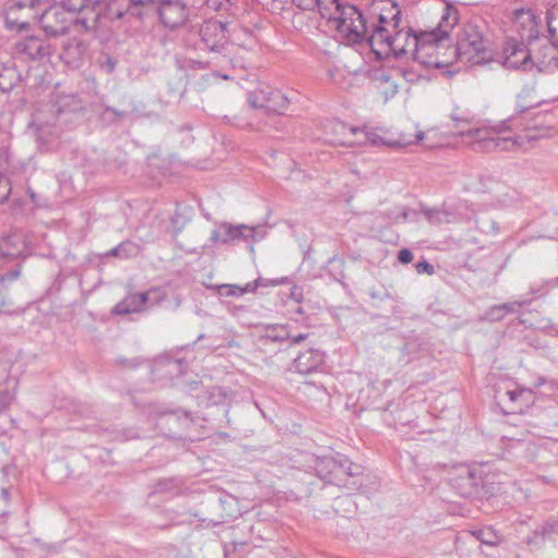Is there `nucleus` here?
Returning a JSON list of instances; mask_svg holds the SVG:
<instances>
[{"mask_svg": "<svg viewBox=\"0 0 558 558\" xmlns=\"http://www.w3.org/2000/svg\"><path fill=\"white\" fill-rule=\"evenodd\" d=\"M554 133L551 126L524 123L521 118L511 116L493 125L470 129L460 134L469 140L470 147L476 153H506L524 149L526 143Z\"/></svg>", "mask_w": 558, "mask_h": 558, "instance_id": "f257e3e1", "label": "nucleus"}, {"mask_svg": "<svg viewBox=\"0 0 558 558\" xmlns=\"http://www.w3.org/2000/svg\"><path fill=\"white\" fill-rule=\"evenodd\" d=\"M458 22V11L451 5L444 13L436 28L421 31L414 50L415 60L426 68L446 69L452 63L449 49V33Z\"/></svg>", "mask_w": 558, "mask_h": 558, "instance_id": "f03ea898", "label": "nucleus"}, {"mask_svg": "<svg viewBox=\"0 0 558 558\" xmlns=\"http://www.w3.org/2000/svg\"><path fill=\"white\" fill-rule=\"evenodd\" d=\"M322 16L352 43L362 40L366 31L365 21L356 7L341 3L339 0L328 1L322 7Z\"/></svg>", "mask_w": 558, "mask_h": 558, "instance_id": "7ed1b4c3", "label": "nucleus"}, {"mask_svg": "<svg viewBox=\"0 0 558 558\" xmlns=\"http://www.w3.org/2000/svg\"><path fill=\"white\" fill-rule=\"evenodd\" d=\"M450 56L470 65H483L494 61L488 41L475 24L464 25L457 44L449 49Z\"/></svg>", "mask_w": 558, "mask_h": 558, "instance_id": "20e7f679", "label": "nucleus"}, {"mask_svg": "<svg viewBox=\"0 0 558 558\" xmlns=\"http://www.w3.org/2000/svg\"><path fill=\"white\" fill-rule=\"evenodd\" d=\"M390 3V19L386 16V46L396 57H401L409 50L414 52L416 43H418V33H414L408 20L403 19V14L399 4L395 0H386Z\"/></svg>", "mask_w": 558, "mask_h": 558, "instance_id": "39448f33", "label": "nucleus"}, {"mask_svg": "<svg viewBox=\"0 0 558 558\" xmlns=\"http://www.w3.org/2000/svg\"><path fill=\"white\" fill-rule=\"evenodd\" d=\"M359 469V465L340 454L319 458L315 463L316 474L322 481L348 489H356L361 485Z\"/></svg>", "mask_w": 558, "mask_h": 558, "instance_id": "423d86ee", "label": "nucleus"}, {"mask_svg": "<svg viewBox=\"0 0 558 558\" xmlns=\"http://www.w3.org/2000/svg\"><path fill=\"white\" fill-rule=\"evenodd\" d=\"M232 46L228 41L226 24L210 20L202 24L199 28V40L196 48L201 51H208L213 54L208 62L221 64L230 54Z\"/></svg>", "mask_w": 558, "mask_h": 558, "instance_id": "0eeeda50", "label": "nucleus"}, {"mask_svg": "<svg viewBox=\"0 0 558 558\" xmlns=\"http://www.w3.org/2000/svg\"><path fill=\"white\" fill-rule=\"evenodd\" d=\"M44 7L45 0H9L3 7L5 28L17 33L28 31Z\"/></svg>", "mask_w": 558, "mask_h": 558, "instance_id": "6e6552de", "label": "nucleus"}, {"mask_svg": "<svg viewBox=\"0 0 558 558\" xmlns=\"http://www.w3.org/2000/svg\"><path fill=\"white\" fill-rule=\"evenodd\" d=\"M265 236V231L259 226L232 225L227 221L216 223L210 232L211 244L235 245L240 242H250V251L254 252V243Z\"/></svg>", "mask_w": 558, "mask_h": 558, "instance_id": "1a4fd4ad", "label": "nucleus"}, {"mask_svg": "<svg viewBox=\"0 0 558 558\" xmlns=\"http://www.w3.org/2000/svg\"><path fill=\"white\" fill-rule=\"evenodd\" d=\"M45 9L39 11L37 23L49 38H57L64 36L69 33L73 13H81L80 11H72L66 8L62 0L59 4H49V0H45Z\"/></svg>", "mask_w": 558, "mask_h": 558, "instance_id": "9d476101", "label": "nucleus"}, {"mask_svg": "<svg viewBox=\"0 0 558 558\" xmlns=\"http://www.w3.org/2000/svg\"><path fill=\"white\" fill-rule=\"evenodd\" d=\"M52 52L51 44L39 36H26L12 47V58L22 62L45 63L50 60Z\"/></svg>", "mask_w": 558, "mask_h": 558, "instance_id": "9b49d317", "label": "nucleus"}, {"mask_svg": "<svg viewBox=\"0 0 558 558\" xmlns=\"http://www.w3.org/2000/svg\"><path fill=\"white\" fill-rule=\"evenodd\" d=\"M247 102L253 109L282 114L289 107V98L278 88L262 84L247 93Z\"/></svg>", "mask_w": 558, "mask_h": 558, "instance_id": "f8f14e48", "label": "nucleus"}, {"mask_svg": "<svg viewBox=\"0 0 558 558\" xmlns=\"http://www.w3.org/2000/svg\"><path fill=\"white\" fill-rule=\"evenodd\" d=\"M508 69H521L529 71L533 69V56L526 48L523 39L508 38L502 47V51L494 60Z\"/></svg>", "mask_w": 558, "mask_h": 558, "instance_id": "ddd939ff", "label": "nucleus"}, {"mask_svg": "<svg viewBox=\"0 0 558 558\" xmlns=\"http://www.w3.org/2000/svg\"><path fill=\"white\" fill-rule=\"evenodd\" d=\"M60 124L54 118L53 121L36 118L29 123V129L34 132L40 151L50 153L60 147L62 143Z\"/></svg>", "mask_w": 558, "mask_h": 558, "instance_id": "4468645a", "label": "nucleus"}, {"mask_svg": "<svg viewBox=\"0 0 558 558\" xmlns=\"http://www.w3.org/2000/svg\"><path fill=\"white\" fill-rule=\"evenodd\" d=\"M85 110V102L74 94L57 95L50 104V112L59 123L75 122Z\"/></svg>", "mask_w": 558, "mask_h": 558, "instance_id": "2eb2a0df", "label": "nucleus"}, {"mask_svg": "<svg viewBox=\"0 0 558 558\" xmlns=\"http://www.w3.org/2000/svg\"><path fill=\"white\" fill-rule=\"evenodd\" d=\"M449 482L461 496H470L473 494L474 488L480 484L481 476L475 468L466 464H460L453 466V472Z\"/></svg>", "mask_w": 558, "mask_h": 558, "instance_id": "dca6fc26", "label": "nucleus"}, {"mask_svg": "<svg viewBox=\"0 0 558 558\" xmlns=\"http://www.w3.org/2000/svg\"><path fill=\"white\" fill-rule=\"evenodd\" d=\"M161 23L168 28H177L187 19V9L180 0H167L157 8Z\"/></svg>", "mask_w": 558, "mask_h": 558, "instance_id": "f3484780", "label": "nucleus"}, {"mask_svg": "<svg viewBox=\"0 0 558 558\" xmlns=\"http://www.w3.org/2000/svg\"><path fill=\"white\" fill-rule=\"evenodd\" d=\"M513 26L521 39L535 37L537 24L534 12L531 9H518L513 12Z\"/></svg>", "mask_w": 558, "mask_h": 558, "instance_id": "a211bd4d", "label": "nucleus"}, {"mask_svg": "<svg viewBox=\"0 0 558 558\" xmlns=\"http://www.w3.org/2000/svg\"><path fill=\"white\" fill-rule=\"evenodd\" d=\"M557 44L545 45L533 56V68L541 73H554L558 70Z\"/></svg>", "mask_w": 558, "mask_h": 558, "instance_id": "6ab92c4d", "label": "nucleus"}, {"mask_svg": "<svg viewBox=\"0 0 558 558\" xmlns=\"http://www.w3.org/2000/svg\"><path fill=\"white\" fill-rule=\"evenodd\" d=\"M286 282V278L266 280L258 278L253 282L246 283L244 287L238 284H222L219 287V293L223 296H242L247 292L254 291L257 287L278 286Z\"/></svg>", "mask_w": 558, "mask_h": 558, "instance_id": "aec40b11", "label": "nucleus"}, {"mask_svg": "<svg viewBox=\"0 0 558 558\" xmlns=\"http://www.w3.org/2000/svg\"><path fill=\"white\" fill-rule=\"evenodd\" d=\"M147 302L148 292L128 294L122 301L116 304L112 313L117 315L138 313L146 310Z\"/></svg>", "mask_w": 558, "mask_h": 558, "instance_id": "412c9836", "label": "nucleus"}, {"mask_svg": "<svg viewBox=\"0 0 558 558\" xmlns=\"http://www.w3.org/2000/svg\"><path fill=\"white\" fill-rule=\"evenodd\" d=\"M21 78L13 58L0 61V90L2 93L11 92Z\"/></svg>", "mask_w": 558, "mask_h": 558, "instance_id": "4be33fe9", "label": "nucleus"}, {"mask_svg": "<svg viewBox=\"0 0 558 558\" xmlns=\"http://www.w3.org/2000/svg\"><path fill=\"white\" fill-rule=\"evenodd\" d=\"M322 361L323 357L317 350L308 349L294 359L293 366L300 374H310L317 369Z\"/></svg>", "mask_w": 558, "mask_h": 558, "instance_id": "5701e85b", "label": "nucleus"}, {"mask_svg": "<svg viewBox=\"0 0 558 558\" xmlns=\"http://www.w3.org/2000/svg\"><path fill=\"white\" fill-rule=\"evenodd\" d=\"M434 133L433 131H417L416 134L412 137L410 135H400L399 138H386L385 145L386 147H392V148H404L412 144H418L422 143L425 138H429L430 134Z\"/></svg>", "mask_w": 558, "mask_h": 558, "instance_id": "b1692460", "label": "nucleus"}, {"mask_svg": "<svg viewBox=\"0 0 558 558\" xmlns=\"http://www.w3.org/2000/svg\"><path fill=\"white\" fill-rule=\"evenodd\" d=\"M184 485V481L181 477H169L159 480L153 489V494H167V495H178Z\"/></svg>", "mask_w": 558, "mask_h": 558, "instance_id": "393cba45", "label": "nucleus"}, {"mask_svg": "<svg viewBox=\"0 0 558 558\" xmlns=\"http://www.w3.org/2000/svg\"><path fill=\"white\" fill-rule=\"evenodd\" d=\"M371 50L375 58L380 61L383 56L381 46L384 45V15H378V24L375 27L373 35L368 38Z\"/></svg>", "mask_w": 558, "mask_h": 558, "instance_id": "a878e982", "label": "nucleus"}, {"mask_svg": "<svg viewBox=\"0 0 558 558\" xmlns=\"http://www.w3.org/2000/svg\"><path fill=\"white\" fill-rule=\"evenodd\" d=\"M349 131L352 135L363 136V140L357 141L359 144H363L366 142L373 146H380L384 144V138L380 135V129L364 126L363 129L351 128Z\"/></svg>", "mask_w": 558, "mask_h": 558, "instance_id": "bb28decb", "label": "nucleus"}, {"mask_svg": "<svg viewBox=\"0 0 558 558\" xmlns=\"http://www.w3.org/2000/svg\"><path fill=\"white\" fill-rule=\"evenodd\" d=\"M154 372L165 373L169 378L182 374V362L175 359H161L155 363Z\"/></svg>", "mask_w": 558, "mask_h": 558, "instance_id": "cd10ccee", "label": "nucleus"}, {"mask_svg": "<svg viewBox=\"0 0 558 558\" xmlns=\"http://www.w3.org/2000/svg\"><path fill=\"white\" fill-rule=\"evenodd\" d=\"M92 16H74L72 21V26H74L78 32H92L95 31L98 24L99 13L95 12L94 9H90Z\"/></svg>", "mask_w": 558, "mask_h": 558, "instance_id": "c85d7f7f", "label": "nucleus"}, {"mask_svg": "<svg viewBox=\"0 0 558 558\" xmlns=\"http://www.w3.org/2000/svg\"><path fill=\"white\" fill-rule=\"evenodd\" d=\"M471 533L477 541L485 545L496 546L500 542V536L490 527L475 530Z\"/></svg>", "mask_w": 558, "mask_h": 558, "instance_id": "c756f323", "label": "nucleus"}, {"mask_svg": "<svg viewBox=\"0 0 558 558\" xmlns=\"http://www.w3.org/2000/svg\"><path fill=\"white\" fill-rule=\"evenodd\" d=\"M265 339L279 342L290 339V331L286 325H275L266 328Z\"/></svg>", "mask_w": 558, "mask_h": 558, "instance_id": "7c9ffc66", "label": "nucleus"}, {"mask_svg": "<svg viewBox=\"0 0 558 558\" xmlns=\"http://www.w3.org/2000/svg\"><path fill=\"white\" fill-rule=\"evenodd\" d=\"M546 22L551 40L558 44V8H554L547 12Z\"/></svg>", "mask_w": 558, "mask_h": 558, "instance_id": "2f4dec72", "label": "nucleus"}, {"mask_svg": "<svg viewBox=\"0 0 558 558\" xmlns=\"http://www.w3.org/2000/svg\"><path fill=\"white\" fill-rule=\"evenodd\" d=\"M130 2H118V0H114L113 3H110L107 10V16L110 20H120L122 19L128 9H129Z\"/></svg>", "mask_w": 558, "mask_h": 558, "instance_id": "473e14b6", "label": "nucleus"}, {"mask_svg": "<svg viewBox=\"0 0 558 558\" xmlns=\"http://www.w3.org/2000/svg\"><path fill=\"white\" fill-rule=\"evenodd\" d=\"M548 539L544 526H539L526 538V544L531 548H541L545 541Z\"/></svg>", "mask_w": 558, "mask_h": 558, "instance_id": "72a5a7b5", "label": "nucleus"}, {"mask_svg": "<svg viewBox=\"0 0 558 558\" xmlns=\"http://www.w3.org/2000/svg\"><path fill=\"white\" fill-rule=\"evenodd\" d=\"M424 215L430 223H444L449 221V214L438 208L425 209Z\"/></svg>", "mask_w": 558, "mask_h": 558, "instance_id": "f704fd0d", "label": "nucleus"}, {"mask_svg": "<svg viewBox=\"0 0 558 558\" xmlns=\"http://www.w3.org/2000/svg\"><path fill=\"white\" fill-rule=\"evenodd\" d=\"M120 248V257L121 258H129L136 256L138 254V245L131 242V241H124L119 244Z\"/></svg>", "mask_w": 558, "mask_h": 558, "instance_id": "c9c22d12", "label": "nucleus"}, {"mask_svg": "<svg viewBox=\"0 0 558 558\" xmlns=\"http://www.w3.org/2000/svg\"><path fill=\"white\" fill-rule=\"evenodd\" d=\"M543 526L545 529L547 538L555 539V537L558 536V515L548 519L543 524Z\"/></svg>", "mask_w": 558, "mask_h": 558, "instance_id": "e433bc0d", "label": "nucleus"}, {"mask_svg": "<svg viewBox=\"0 0 558 558\" xmlns=\"http://www.w3.org/2000/svg\"><path fill=\"white\" fill-rule=\"evenodd\" d=\"M505 316V312L499 305H494L485 313V318L489 322H498L502 319Z\"/></svg>", "mask_w": 558, "mask_h": 558, "instance_id": "4c0bfd02", "label": "nucleus"}, {"mask_svg": "<svg viewBox=\"0 0 558 558\" xmlns=\"http://www.w3.org/2000/svg\"><path fill=\"white\" fill-rule=\"evenodd\" d=\"M506 396L508 397L509 401L513 404L519 403V397L520 396H531V389L525 388H519L514 390H508L506 392Z\"/></svg>", "mask_w": 558, "mask_h": 558, "instance_id": "58836bf2", "label": "nucleus"}, {"mask_svg": "<svg viewBox=\"0 0 558 558\" xmlns=\"http://www.w3.org/2000/svg\"><path fill=\"white\" fill-rule=\"evenodd\" d=\"M414 267L417 274L433 275L435 272L434 266L426 260L417 262Z\"/></svg>", "mask_w": 558, "mask_h": 558, "instance_id": "ea45409f", "label": "nucleus"}, {"mask_svg": "<svg viewBox=\"0 0 558 558\" xmlns=\"http://www.w3.org/2000/svg\"><path fill=\"white\" fill-rule=\"evenodd\" d=\"M397 258H398V263L405 265L413 260V253L408 248H402L398 253Z\"/></svg>", "mask_w": 558, "mask_h": 558, "instance_id": "a19ab883", "label": "nucleus"}, {"mask_svg": "<svg viewBox=\"0 0 558 558\" xmlns=\"http://www.w3.org/2000/svg\"><path fill=\"white\" fill-rule=\"evenodd\" d=\"M525 303H526L525 301L508 302V303L500 304V307L502 308V311L505 312V315H506L507 313H514L518 307L524 305Z\"/></svg>", "mask_w": 558, "mask_h": 558, "instance_id": "79ce46f5", "label": "nucleus"}, {"mask_svg": "<svg viewBox=\"0 0 558 558\" xmlns=\"http://www.w3.org/2000/svg\"><path fill=\"white\" fill-rule=\"evenodd\" d=\"M534 402V392L531 390V396H520L519 397V403H518V410L522 411L523 408H527L531 403Z\"/></svg>", "mask_w": 558, "mask_h": 558, "instance_id": "37998d69", "label": "nucleus"}, {"mask_svg": "<svg viewBox=\"0 0 558 558\" xmlns=\"http://www.w3.org/2000/svg\"><path fill=\"white\" fill-rule=\"evenodd\" d=\"M10 403V395L7 391L0 392V411H3Z\"/></svg>", "mask_w": 558, "mask_h": 558, "instance_id": "c03bdc74", "label": "nucleus"}, {"mask_svg": "<svg viewBox=\"0 0 558 558\" xmlns=\"http://www.w3.org/2000/svg\"><path fill=\"white\" fill-rule=\"evenodd\" d=\"M16 253L10 252L8 250H4L2 246H0V257L1 258H10L15 257Z\"/></svg>", "mask_w": 558, "mask_h": 558, "instance_id": "a18cd8bd", "label": "nucleus"}, {"mask_svg": "<svg viewBox=\"0 0 558 558\" xmlns=\"http://www.w3.org/2000/svg\"><path fill=\"white\" fill-rule=\"evenodd\" d=\"M120 253L121 252H120L119 245H117L116 247H113L110 251L106 252L105 256L106 257H110V256L120 257Z\"/></svg>", "mask_w": 558, "mask_h": 558, "instance_id": "49530a36", "label": "nucleus"}, {"mask_svg": "<svg viewBox=\"0 0 558 558\" xmlns=\"http://www.w3.org/2000/svg\"><path fill=\"white\" fill-rule=\"evenodd\" d=\"M307 337L306 333H299L298 336H291L290 339L292 340V343H300Z\"/></svg>", "mask_w": 558, "mask_h": 558, "instance_id": "de8ad7c7", "label": "nucleus"}, {"mask_svg": "<svg viewBox=\"0 0 558 558\" xmlns=\"http://www.w3.org/2000/svg\"><path fill=\"white\" fill-rule=\"evenodd\" d=\"M407 216H408L407 213L403 210L400 215H397L396 217H392L391 215H386V219L393 220V221H399L400 218L405 220Z\"/></svg>", "mask_w": 558, "mask_h": 558, "instance_id": "09e8293b", "label": "nucleus"}, {"mask_svg": "<svg viewBox=\"0 0 558 558\" xmlns=\"http://www.w3.org/2000/svg\"><path fill=\"white\" fill-rule=\"evenodd\" d=\"M106 111H108V112H112V113H113L114 116H117L118 118H124V117L126 116V113H125V112H123V111H119V110L113 109V108H110V107H107V108H106Z\"/></svg>", "mask_w": 558, "mask_h": 558, "instance_id": "8fccbe9b", "label": "nucleus"}, {"mask_svg": "<svg viewBox=\"0 0 558 558\" xmlns=\"http://www.w3.org/2000/svg\"><path fill=\"white\" fill-rule=\"evenodd\" d=\"M0 498L3 499L5 502L10 500V492L7 488L0 489Z\"/></svg>", "mask_w": 558, "mask_h": 558, "instance_id": "3c124183", "label": "nucleus"}, {"mask_svg": "<svg viewBox=\"0 0 558 558\" xmlns=\"http://www.w3.org/2000/svg\"><path fill=\"white\" fill-rule=\"evenodd\" d=\"M118 2H131L135 5H144L149 3L148 0H118Z\"/></svg>", "mask_w": 558, "mask_h": 558, "instance_id": "603ef678", "label": "nucleus"}, {"mask_svg": "<svg viewBox=\"0 0 558 558\" xmlns=\"http://www.w3.org/2000/svg\"><path fill=\"white\" fill-rule=\"evenodd\" d=\"M327 73L330 80L337 82V74L339 73V70L337 68L329 69Z\"/></svg>", "mask_w": 558, "mask_h": 558, "instance_id": "864d4df0", "label": "nucleus"}, {"mask_svg": "<svg viewBox=\"0 0 558 558\" xmlns=\"http://www.w3.org/2000/svg\"><path fill=\"white\" fill-rule=\"evenodd\" d=\"M451 118L456 122L463 123V124H469V120L465 119V118H460V117L454 116V114H452Z\"/></svg>", "mask_w": 558, "mask_h": 558, "instance_id": "5fc2aeb1", "label": "nucleus"}, {"mask_svg": "<svg viewBox=\"0 0 558 558\" xmlns=\"http://www.w3.org/2000/svg\"><path fill=\"white\" fill-rule=\"evenodd\" d=\"M7 376L5 366L3 363H0V381H2Z\"/></svg>", "mask_w": 558, "mask_h": 558, "instance_id": "6e6d98bb", "label": "nucleus"}, {"mask_svg": "<svg viewBox=\"0 0 558 558\" xmlns=\"http://www.w3.org/2000/svg\"><path fill=\"white\" fill-rule=\"evenodd\" d=\"M423 145H424L425 147H427V148H432V147H434V146H435V144H434V143H423Z\"/></svg>", "mask_w": 558, "mask_h": 558, "instance_id": "4d7b16f0", "label": "nucleus"}, {"mask_svg": "<svg viewBox=\"0 0 558 558\" xmlns=\"http://www.w3.org/2000/svg\"><path fill=\"white\" fill-rule=\"evenodd\" d=\"M532 107H533L532 105H531V106H527V107H521V108H520V112H524V111H526L529 108H532Z\"/></svg>", "mask_w": 558, "mask_h": 558, "instance_id": "13d9d810", "label": "nucleus"}, {"mask_svg": "<svg viewBox=\"0 0 558 558\" xmlns=\"http://www.w3.org/2000/svg\"><path fill=\"white\" fill-rule=\"evenodd\" d=\"M19 276V271H13L11 274V279H15Z\"/></svg>", "mask_w": 558, "mask_h": 558, "instance_id": "bf43d9fd", "label": "nucleus"}, {"mask_svg": "<svg viewBox=\"0 0 558 558\" xmlns=\"http://www.w3.org/2000/svg\"><path fill=\"white\" fill-rule=\"evenodd\" d=\"M205 335L204 333H201L198 337H197V340L196 341H199L202 339H204Z\"/></svg>", "mask_w": 558, "mask_h": 558, "instance_id": "052dcab7", "label": "nucleus"}, {"mask_svg": "<svg viewBox=\"0 0 558 558\" xmlns=\"http://www.w3.org/2000/svg\"><path fill=\"white\" fill-rule=\"evenodd\" d=\"M371 296H372V298H376V296H377V294H376L375 292H371Z\"/></svg>", "mask_w": 558, "mask_h": 558, "instance_id": "680f3d73", "label": "nucleus"}, {"mask_svg": "<svg viewBox=\"0 0 558 558\" xmlns=\"http://www.w3.org/2000/svg\"><path fill=\"white\" fill-rule=\"evenodd\" d=\"M386 85L389 83V77L386 76L385 78Z\"/></svg>", "mask_w": 558, "mask_h": 558, "instance_id": "e2e57ef3", "label": "nucleus"}]
</instances>
